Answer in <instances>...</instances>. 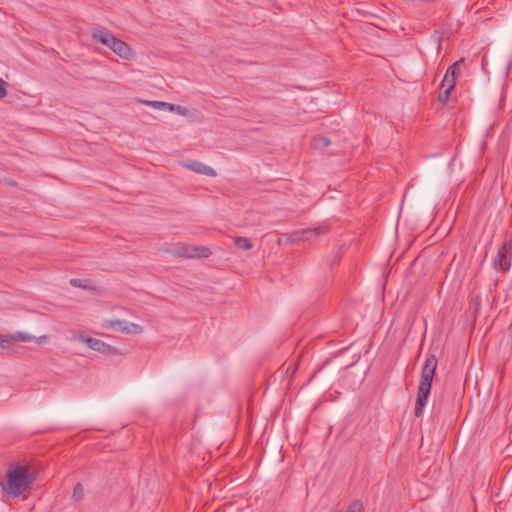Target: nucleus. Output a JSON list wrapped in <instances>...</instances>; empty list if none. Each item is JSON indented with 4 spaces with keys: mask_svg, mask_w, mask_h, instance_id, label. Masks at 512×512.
<instances>
[{
    "mask_svg": "<svg viewBox=\"0 0 512 512\" xmlns=\"http://www.w3.org/2000/svg\"><path fill=\"white\" fill-rule=\"evenodd\" d=\"M169 111L175 112L181 116H187L189 114V111L186 107H183L181 105H175V104H171V106L169 107Z\"/></svg>",
    "mask_w": 512,
    "mask_h": 512,
    "instance_id": "obj_17",
    "label": "nucleus"
},
{
    "mask_svg": "<svg viewBox=\"0 0 512 512\" xmlns=\"http://www.w3.org/2000/svg\"><path fill=\"white\" fill-rule=\"evenodd\" d=\"M173 255L177 257L194 258L195 254L192 252V246H182L175 249Z\"/></svg>",
    "mask_w": 512,
    "mask_h": 512,
    "instance_id": "obj_9",
    "label": "nucleus"
},
{
    "mask_svg": "<svg viewBox=\"0 0 512 512\" xmlns=\"http://www.w3.org/2000/svg\"><path fill=\"white\" fill-rule=\"evenodd\" d=\"M70 285L84 290H92L91 281L88 279L72 278L69 281Z\"/></svg>",
    "mask_w": 512,
    "mask_h": 512,
    "instance_id": "obj_7",
    "label": "nucleus"
},
{
    "mask_svg": "<svg viewBox=\"0 0 512 512\" xmlns=\"http://www.w3.org/2000/svg\"><path fill=\"white\" fill-rule=\"evenodd\" d=\"M512 263V240H505L498 249L495 259L493 260V268L502 272L510 269Z\"/></svg>",
    "mask_w": 512,
    "mask_h": 512,
    "instance_id": "obj_4",
    "label": "nucleus"
},
{
    "mask_svg": "<svg viewBox=\"0 0 512 512\" xmlns=\"http://www.w3.org/2000/svg\"><path fill=\"white\" fill-rule=\"evenodd\" d=\"M452 90H449V88L446 89H440L439 95H438V101L441 104H446L449 100L450 94Z\"/></svg>",
    "mask_w": 512,
    "mask_h": 512,
    "instance_id": "obj_18",
    "label": "nucleus"
},
{
    "mask_svg": "<svg viewBox=\"0 0 512 512\" xmlns=\"http://www.w3.org/2000/svg\"><path fill=\"white\" fill-rule=\"evenodd\" d=\"M83 498H84V487L81 483H77L73 489L72 499L75 502H80L83 500Z\"/></svg>",
    "mask_w": 512,
    "mask_h": 512,
    "instance_id": "obj_13",
    "label": "nucleus"
},
{
    "mask_svg": "<svg viewBox=\"0 0 512 512\" xmlns=\"http://www.w3.org/2000/svg\"><path fill=\"white\" fill-rule=\"evenodd\" d=\"M79 340L84 342L90 349L94 350V345L96 344V338H92L89 336H79Z\"/></svg>",
    "mask_w": 512,
    "mask_h": 512,
    "instance_id": "obj_21",
    "label": "nucleus"
},
{
    "mask_svg": "<svg viewBox=\"0 0 512 512\" xmlns=\"http://www.w3.org/2000/svg\"><path fill=\"white\" fill-rule=\"evenodd\" d=\"M463 62H464V60H463V59H461V60H459V61L455 62L454 64L450 65V66L448 67V69H447V71H446L445 75H449V74H450V77L452 76L453 78H456V69H457V67H458L461 63H463Z\"/></svg>",
    "mask_w": 512,
    "mask_h": 512,
    "instance_id": "obj_23",
    "label": "nucleus"
},
{
    "mask_svg": "<svg viewBox=\"0 0 512 512\" xmlns=\"http://www.w3.org/2000/svg\"><path fill=\"white\" fill-rule=\"evenodd\" d=\"M312 234H314L313 230H303L301 232L294 233L293 241L304 240L306 235H312Z\"/></svg>",
    "mask_w": 512,
    "mask_h": 512,
    "instance_id": "obj_24",
    "label": "nucleus"
},
{
    "mask_svg": "<svg viewBox=\"0 0 512 512\" xmlns=\"http://www.w3.org/2000/svg\"><path fill=\"white\" fill-rule=\"evenodd\" d=\"M123 329L125 330V333H127V334H140L143 331V328L140 325L135 324V323H129L127 321L125 324V328H123Z\"/></svg>",
    "mask_w": 512,
    "mask_h": 512,
    "instance_id": "obj_15",
    "label": "nucleus"
},
{
    "mask_svg": "<svg viewBox=\"0 0 512 512\" xmlns=\"http://www.w3.org/2000/svg\"><path fill=\"white\" fill-rule=\"evenodd\" d=\"M192 252L197 257L208 258L212 253L206 246H192Z\"/></svg>",
    "mask_w": 512,
    "mask_h": 512,
    "instance_id": "obj_12",
    "label": "nucleus"
},
{
    "mask_svg": "<svg viewBox=\"0 0 512 512\" xmlns=\"http://www.w3.org/2000/svg\"><path fill=\"white\" fill-rule=\"evenodd\" d=\"M125 324H126L125 320H115V321H109V323L105 327L112 328L116 331L125 333V330L123 329V328H125Z\"/></svg>",
    "mask_w": 512,
    "mask_h": 512,
    "instance_id": "obj_16",
    "label": "nucleus"
},
{
    "mask_svg": "<svg viewBox=\"0 0 512 512\" xmlns=\"http://www.w3.org/2000/svg\"><path fill=\"white\" fill-rule=\"evenodd\" d=\"M6 85L7 83L0 77V99L6 97L7 95Z\"/></svg>",
    "mask_w": 512,
    "mask_h": 512,
    "instance_id": "obj_25",
    "label": "nucleus"
},
{
    "mask_svg": "<svg viewBox=\"0 0 512 512\" xmlns=\"http://www.w3.org/2000/svg\"><path fill=\"white\" fill-rule=\"evenodd\" d=\"M234 244L241 250H249L253 247L251 240L245 237H236L234 239Z\"/></svg>",
    "mask_w": 512,
    "mask_h": 512,
    "instance_id": "obj_11",
    "label": "nucleus"
},
{
    "mask_svg": "<svg viewBox=\"0 0 512 512\" xmlns=\"http://www.w3.org/2000/svg\"><path fill=\"white\" fill-rule=\"evenodd\" d=\"M94 351H97L104 355H115L117 354V349L105 343L104 341L97 339L96 344L94 345Z\"/></svg>",
    "mask_w": 512,
    "mask_h": 512,
    "instance_id": "obj_6",
    "label": "nucleus"
},
{
    "mask_svg": "<svg viewBox=\"0 0 512 512\" xmlns=\"http://www.w3.org/2000/svg\"><path fill=\"white\" fill-rule=\"evenodd\" d=\"M91 36L94 40L110 48L119 57L129 60L133 51L127 43L117 38L105 27H98L92 30Z\"/></svg>",
    "mask_w": 512,
    "mask_h": 512,
    "instance_id": "obj_3",
    "label": "nucleus"
},
{
    "mask_svg": "<svg viewBox=\"0 0 512 512\" xmlns=\"http://www.w3.org/2000/svg\"><path fill=\"white\" fill-rule=\"evenodd\" d=\"M8 343H9L8 340L2 339V337L0 336V347L6 348L9 346Z\"/></svg>",
    "mask_w": 512,
    "mask_h": 512,
    "instance_id": "obj_26",
    "label": "nucleus"
},
{
    "mask_svg": "<svg viewBox=\"0 0 512 512\" xmlns=\"http://www.w3.org/2000/svg\"><path fill=\"white\" fill-rule=\"evenodd\" d=\"M36 480V473L28 466L17 465L9 469L6 481L1 483L3 493L9 498H16L30 489Z\"/></svg>",
    "mask_w": 512,
    "mask_h": 512,
    "instance_id": "obj_1",
    "label": "nucleus"
},
{
    "mask_svg": "<svg viewBox=\"0 0 512 512\" xmlns=\"http://www.w3.org/2000/svg\"><path fill=\"white\" fill-rule=\"evenodd\" d=\"M79 340L84 342L90 349L94 350V345L96 344V338H92L89 336H79Z\"/></svg>",
    "mask_w": 512,
    "mask_h": 512,
    "instance_id": "obj_22",
    "label": "nucleus"
},
{
    "mask_svg": "<svg viewBox=\"0 0 512 512\" xmlns=\"http://www.w3.org/2000/svg\"><path fill=\"white\" fill-rule=\"evenodd\" d=\"M346 512H363V504L359 500H354L348 506Z\"/></svg>",
    "mask_w": 512,
    "mask_h": 512,
    "instance_id": "obj_19",
    "label": "nucleus"
},
{
    "mask_svg": "<svg viewBox=\"0 0 512 512\" xmlns=\"http://www.w3.org/2000/svg\"><path fill=\"white\" fill-rule=\"evenodd\" d=\"M4 182L8 185V186H16L17 183L15 180L13 179H4Z\"/></svg>",
    "mask_w": 512,
    "mask_h": 512,
    "instance_id": "obj_27",
    "label": "nucleus"
},
{
    "mask_svg": "<svg viewBox=\"0 0 512 512\" xmlns=\"http://www.w3.org/2000/svg\"><path fill=\"white\" fill-rule=\"evenodd\" d=\"M12 339L13 340H16V341H24V342H27V341H32L35 339L34 336H31L29 335L28 333H23V332H18L17 334H15L14 336H12Z\"/></svg>",
    "mask_w": 512,
    "mask_h": 512,
    "instance_id": "obj_20",
    "label": "nucleus"
},
{
    "mask_svg": "<svg viewBox=\"0 0 512 512\" xmlns=\"http://www.w3.org/2000/svg\"><path fill=\"white\" fill-rule=\"evenodd\" d=\"M330 144L331 141L328 137L319 135L313 138V146L316 149L323 150L327 148Z\"/></svg>",
    "mask_w": 512,
    "mask_h": 512,
    "instance_id": "obj_10",
    "label": "nucleus"
},
{
    "mask_svg": "<svg viewBox=\"0 0 512 512\" xmlns=\"http://www.w3.org/2000/svg\"><path fill=\"white\" fill-rule=\"evenodd\" d=\"M140 102L147 106H150L154 109H159V110H168L169 111V107L171 106V103L164 102V101L141 100Z\"/></svg>",
    "mask_w": 512,
    "mask_h": 512,
    "instance_id": "obj_8",
    "label": "nucleus"
},
{
    "mask_svg": "<svg viewBox=\"0 0 512 512\" xmlns=\"http://www.w3.org/2000/svg\"><path fill=\"white\" fill-rule=\"evenodd\" d=\"M438 365V359L434 354H429L424 362L421 371L420 382L415 401L414 415L420 417L427 403V399L431 393L432 383Z\"/></svg>",
    "mask_w": 512,
    "mask_h": 512,
    "instance_id": "obj_2",
    "label": "nucleus"
},
{
    "mask_svg": "<svg viewBox=\"0 0 512 512\" xmlns=\"http://www.w3.org/2000/svg\"><path fill=\"white\" fill-rule=\"evenodd\" d=\"M184 166L187 169L194 171L198 174H203L210 177L216 176V171L212 167L207 166L197 160H189L184 163Z\"/></svg>",
    "mask_w": 512,
    "mask_h": 512,
    "instance_id": "obj_5",
    "label": "nucleus"
},
{
    "mask_svg": "<svg viewBox=\"0 0 512 512\" xmlns=\"http://www.w3.org/2000/svg\"><path fill=\"white\" fill-rule=\"evenodd\" d=\"M456 84V78L450 77L449 75H444V78L441 82L440 89L449 88V90H453Z\"/></svg>",
    "mask_w": 512,
    "mask_h": 512,
    "instance_id": "obj_14",
    "label": "nucleus"
}]
</instances>
